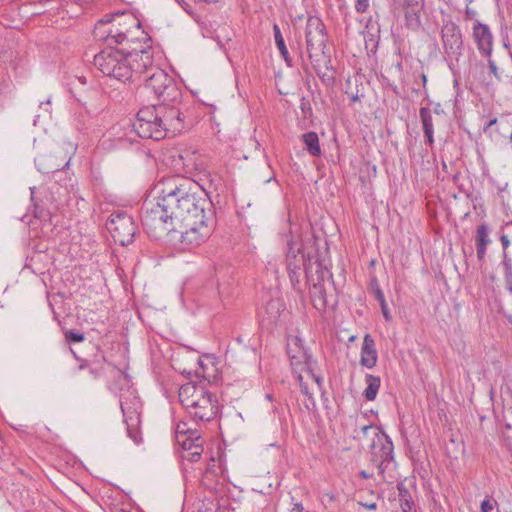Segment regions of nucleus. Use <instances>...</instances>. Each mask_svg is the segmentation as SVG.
<instances>
[{
	"mask_svg": "<svg viewBox=\"0 0 512 512\" xmlns=\"http://www.w3.org/2000/svg\"><path fill=\"white\" fill-rule=\"evenodd\" d=\"M172 178L165 181L172 205L173 217L181 235V243L186 247H197L211 235L216 225L214 204L208 196L207 188L201 185L197 192L189 180Z\"/></svg>",
	"mask_w": 512,
	"mask_h": 512,
	"instance_id": "1",
	"label": "nucleus"
},
{
	"mask_svg": "<svg viewBox=\"0 0 512 512\" xmlns=\"http://www.w3.org/2000/svg\"><path fill=\"white\" fill-rule=\"evenodd\" d=\"M165 182L161 184V190L157 201H145L141 209L142 225L152 239L158 240L170 232H178V226L172 213V205Z\"/></svg>",
	"mask_w": 512,
	"mask_h": 512,
	"instance_id": "2",
	"label": "nucleus"
},
{
	"mask_svg": "<svg viewBox=\"0 0 512 512\" xmlns=\"http://www.w3.org/2000/svg\"><path fill=\"white\" fill-rule=\"evenodd\" d=\"M179 401L195 422H209L218 413V400L215 394L203 386L186 383L179 388Z\"/></svg>",
	"mask_w": 512,
	"mask_h": 512,
	"instance_id": "3",
	"label": "nucleus"
},
{
	"mask_svg": "<svg viewBox=\"0 0 512 512\" xmlns=\"http://www.w3.org/2000/svg\"><path fill=\"white\" fill-rule=\"evenodd\" d=\"M306 51L310 62L318 76H321L322 69H329L331 66V55L326 50L328 35L322 20L316 16H310L306 23Z\"/></svg>",
	"mask_w": 512,
	"mask_h": 512,
	"instance_id": "4",
	"label": "nucleus"
},
{
	"mask_svg": "<svg viewBox=\"0 0 512 512\" xmlns=\"http://www.w3.org/2000/svg\"><path fill=\"white\" fill-rule=\"evenodd\" d=\"M94 65L103 75L126 82L132 78V68L126 57V48L118 49L113 45L101 50L94 56Z\"/></svg>",
	"mask_w": 512,
	"mask_h": 512,
	"instance_id": "5",
	"label": "nucleus"
},
{
	"mask_svg": "<svg viewBox=\"0 0 512 512\" xmlns=\"http://www.w3.org/2000/svg\"><path fill=\"white\" fill-rule=\"evenodd\" d=\"M155 108L168 136H175L191 124L189 109L181 98L175 102L162 101Z\"/></svg>",
	"mask_w": 512,
	"mask_h": 512,
	"instance_id": "6",
	"label": "nucleus"
},
{
	"mask_svg": "<svg viewBox=\"0 0 512 512\" xmlns=\"http://www.w3.org/2000/svg\"><path fill=\"white\" fill-rule=\"evenodd\" d=\"M143 82L144 91L161 101L175 102L182 98V92L175 80L163 69L153 68L149 75L143 77Z\"/></svg>",
	"mask_w": 512,
	"mask_h": 512,
	"instance_id": "7",
	"label": "nucleus"
},
{
	"mask_svg": "<svg viewBox=\"0 0 512 512\" xmlns=\"http://www.w3.org/2000/svg\"><path fill=\"white\" fill-rule=\"evenodd\" d=\"M311 240L307 244H299L294 240L293 236L287 240L286 243V270L291 282L293 289L297 292H301L300 276L302 271L305 272L306 258H307V247H309Z\"/></svg>",
	"mask_w": 512,
	"mask_h": 512,
	"instance_id": "8",
	"label": "nucleus"
},
{
	"mask_svg": "<svg viewBox=\"0 0 512 512\" xmlns=\"http://www.w3.org/2000/svg\"><path fill=\"white\" fill-rule=\"evenodd\" d=\"M133 129L139 137L145 139L159 141L168 137L155 105L145 106L138 111Z\"/></svg>",
	"mask_w": 512,
	"mask_h": 512,
	"instance_id": "9",
	"label": "nucleus"
},
{
	"mask_svg": "<svg viewBox=\"0 0 512 512\" xmlns=\"http://www.w3.org/2000/svg\"><path fill=\"white\" fill-rule=\"evenodd\" d=\"M105 225L116 243L127 246L133 242L137 226L126 212L111 214Z\"/></svg>",
	"mask_w": 512,
	"mask_h": 512,
	"instance_id": "10",
	"label": "nucleus"
},
{
	"mask_svg": "<svg viewBox=\"0 0 512 512\" xmlns=\"http://www.w3.org/2000/svg\"><path fill=\"white\" fill-rule=\"evenodd\" d=\"M394 445L392 440L385 433L377 440L372 439L370 444L371 462L377 467L378 474L385 479L384 473L394 461Z\"/></svg>",
	"mask_w": 512,
	"mask_h": 512,
	"instance_id": "11",
	"label": "nucleus"
},
{
	"mask_svg": "<svg viewBox=\"0 0 512 512\" xmlns=\"http://www.w3.org/2000/svg\"><path fill=\"white\" fill-rule=\"evenodd\" d=\"M304 273L307 284L332 280V273L325 265L324 260L320 259L315 239H312L309 247H307V258Z\"/></svg>",
	"mask_w": 512,
	"mask_h": 512,
	"instance_id": "12",
	"label": "nucleus"
},
{
	"mask_svg": "<svg viewBox=\"0 0 512 512\" xmlns=\"http://www.w3.org/2000/svg\"><path fill=\"white\" fill-rule=\"evenodd\" d=\"M141 406V402L137 397H134L130 401L120 400V407L126 424L127 434L137 444L142 440L139 428L141 423Z\"/></svg>",
	"mask_w": 512,
	"mask_h": 512,
	"instance_id": "13",
	"label": "nucleus"
},
{
	"mask_svg": "<svg viewBox=\"0 0 512 512\" xmlns=\"http://www.w3.org/2000/svg\"><path fill=\"white\" fill-rule=\"evenodd\" d=\"M126 57L129 58V64L132 68V76H141L145 73H151L153 68H156L153 66L154 58L150 45L141 47L140 49L126 48Z\"/></svg>",
	"mask_w": 512,
	"mask_h": 512,
	"instance_id": "14",
	"label": "nucleus"
},
{
	"mask_svg": "<svg viewBox=\"0 0 512 512\" xmlns=\"http://www.w3.org/2000/svg\"><path fill=\"white\" fill-rule=\"evenodd\" d=\"M441 35L445 53L449 56L460 55L463 41L459 27L454 22L447 21L442 26Z\"/></svg>",
	"mask_w": 512,
	"mask_h": 512,
	"instance_id": "15",
	"label": "nucleus"
},
{
	"mask_svg": "<svg viewBox=\"0 0 512 512\" xmlns=\"http://www.w3.org/2000/svg\"><path fill=\"white\" fill-rule=\"evenodd\" d=\"M395 4L405 11L406 25L417 29L421 25L420 13L424 8V0H394Z\"/></svg>",
	"mask_w": 512,
	"mask_h": 512,
	"instance_id": "16",
	"label": "nucleus"
},
{
	"mask_svg": "<svg viewBox=\"0 0 512 512\" xmlns=\"http://www.w3.org/2000/svg\"><path fill=\"white\" fill-rule=\"evenodd\" d=\"M113 16L114 15H106L97 22V24L95 25V29L93 31L94 38L98 41H104L105 43H107V45L123 44L125 41H128V37L125 32L116 30L113 33V31L110 30L106 37L100 36V29H103L106 24L110 23L112 21Z\"/></svg>",
	"mask_w": 512,
	"mask_h": 512,
	"instance_id": "17",
	"label": "nucleus"
},
{
	"mask_svg": "<svg viewBox=\"0 0 512 512\" xmlns=\"http://www.w3.org/2000/svg\"><path fill=\"white\" fill-rule=\"evenodd\" d=\"M377 358L378 356L375 349V341L369 334H366L364 336L361 348L360 363L362 366L367 368H373L377 363Z\"/></svg>",
	"mask_w": 512,
	"mask_h": 512,
	"instance_id": "18",
	"label": "nucleus"
},
{
	"mask_svg": "<svg viewBox=\"0 0 512 512\" xmlns=\"http://www.w3.org/2000/svg\"><path fill=\"white\" fill-rule=\"evenodd\" d=\"M473 36L480 51L484 53H489L491 51L492 35L488 26L478 23L473 28Z\"/></svg>",
	"mask_w": 512,
	"mask_h": 512,
	"instance_id": "19",
	"label": "nucleus"
},
{
	"mask_svg": "<svg viewBox=\"0 0 512 512\" xmlns=\"http://www.w3.org/2000/svg\"><path fill=\"white\" fill-rule=\"evenodd\" d=\"M325 282L326 281H321L308 284L310 287V296L313 306L319 311H324L328 304L326 298Z\"/></svg>",
	"mask_w": 512,
	"mask_h": 512,
	"instance_id": "20",
	"label": "nucleus"
},
{
	"mask_svg": "<svg viewBox=\"0 0 512 512\" xmlns=\"http://www.w3.org/2000/svg\"><path fill=\"white\" fill-rule=\"evenodd\" d=\"M283 310L284 304L279 298L269 300L264 309L263 321H267L268 324H275Z\"/></svg>",
	"mask_w": 512,
	"mask_h": 512,
	"instance_id": "21",
	"label": "nucleus"
},
{
	"mask_svg": "<svg viewBox=\"0 0 512 512\" xmlns=\"http://www.w3.org/2000/svg\"><path fill=\"white\" fill-rule=\"evenodd\" d=\"M476 248H477V258L482 260L486 254V249L488 244L491 242L489 238V228L486 223H482L477 228L476 233Z\"/></svg>",
	"mask_w": 512,
	"mask_h": 512,
	"instance_id": "22",
	"label": "nucleus"
},
{
	"mask_svg": "<svg viewBox=\"0 0 512 512\" xmlns=\"http://www.w3.org/2000/svg\"><path fill=\"white\" fill-rule=\"evenodd\" d=\"M53 160L54 159L52 158V156H46V155H43V156H40L39 158H37L35 160V163H36L38 171L43 174H50V173L58 172L61 169H63L64 167H66L69 163V162H66L64 164L63 163H54Z\"/></svg>",
	"mask_w": 512,
	"mask_h": 512,
	"instance_id": "23",
	"label": "nucleus"
},
{
	"mask_svg": "<svg viewBox=\"0 0 512 512\" xmlns=\"http://www.w3.org/2000/svg\"><path fill=\"white\" fill-rule=\"evenodd\" d=\"M302 142L305 145V149L311 156H321V148L319 144V137L316 132L309 131L302 135Z\"/></svg>",
	"mask_w": 512,
	"mask_h": 512,
	"instance_id": "24",
	"label": "nucleus"
},
{
	"mask_svg": "<svg viewBox=\"0 0 512 512\" xmlns=\"http://www.w3.org/2000/svg\"><path fill=\"white\" fill-rule=\"evenodd\" d=\"M370 289L372 290L376 300L379 302L382 314L386 321H391L392 316L390 314V311L388 309L383 291L381 290L377 279L374 277L370 282Z\"/></svg>",
	"mask_w": 512,
	"mask_h": 512,
	"instance_id": "25",
	"label": "nucleus"
},
{
	"mask_svg": "<svg viewBox=\"0 0 512 512\" xmlns=\"http://www.w3.org/2000/svg\"><path fill=\"white\" fill-rule=\"evenodd\" d=\"M365 383L367 387L363 392L364 398L367 401L375 400L381 384L380 377L374 376L372 374H366Z\"/></svg>",
	"mask_w": 512,
	"mask_h": 512,
	"instance_id": "26",
	"label": "nucleus"
},
{
	"mask_svg": "<svg viewBox=\"0 0 512 512\" xmlns=\"http://www.w3.org/2000/svg\"><path fill=\"white\" fill-rule=\"evenodd\" d=\"M179 445L185 452H199V454H202L204 451L201 437L197 432H191V436L181 440Z\"/></svg>",
	"mask_w": 512,
	"mask_h": 512,
	"instance_id": "27",
	"label": "nucleus"
},
{
	"mask_svg": "<svg viewBox=\"0 0 512 512\" xmlns=\"http://www.w3.org/2000/svg\"><path fill=\"white\" fill-rule=\"evenodd\" d=\"M354 433V439L359 441L368 438H371V440L375 438V440H377L380 435L384 434V432L379 427L372 424L363 425L359 430L355 429Z\"/></svg>",
	"mask_w": 512,
	"mask_h": 512,
	"instance_id": "28",
	"label": "nucleus"
},
{
	"mask_svg": "<svg viewBox=\"0 0 512 512\" xmlns=\"http://www.w3.org/2000/svg\"><path fill=\"white\" fill-rule=\"evenodd\" d=\"M273 33H274V39H275L276 46H277L281 56L283 57V59L287 63V65L291 67L292 59L289 55V52L286 47L281 30L277 24L273 25Z\"/></svg>",
	"mask_w": 512,
	"mask_h": 512,
	"instance_id": "29",
	"label": "nucleus"
},
{
	"mask_svg": "<svg viewBox=\"0 0 512 512\" xmlns=\"http://www.w3.org/2000/svg\"><path fill=\"white\" fill-rule=\"evenodd\" d=\"M397 489L399 491V502H400V507H401L402 511L403 512H412L414 502L412 500L410 492L407 490V488L402 483H399L397 485Z\"/></svg>",
	"mask_w": 512,
	"mask_h": 512,
	"instance_id": "30",
	"label": "nucleus"
},
{
	"mask_svg": "<svg viewBox=\"0 0 512 512\" xmlns=\"http://www.w3.org/2000/svg\"><path fill=\"white\" fill-rule=\"evenodd\" d=\"M419 116L421 118V122L423 125V130H432L433 129V119L430 108L421 107L419 110Z\"/></svg>",
	"mask_w": 512,
	"mask_h": 512,
	"instance_id": "31",
	"label": "nucleus"
},
{
	"mask_svg": "<svg viewBox=\"0 0 512 512\" xmlns=\"http://www.w3.org/2000/svg\"><path fill=\"white\" fill-rule=\"evenodd\" d=\"M191 432H197L189 427L184 422L178 423L176 426V440L178 444H181V440H185V438H189L191 436Z\"/></svg>",
	"mask_w": 512,
	"mask_h": 512,
	"instance_id": "32",
	"label": "nucleus"
},
{
	"mask_svg": "<svg viewBox=\"0 0 512 512\" xmlns=\"http://www.w3.org/2000/svg\"><path fill=\"white\" fill-rule=\"evenodd\" d=\"M503 266L505 270V277H506V289L510 292H512V272H511V264L510 259L507 257L506 252H504V260H503Z\"/></svg>",
	"mask_w": 512,
	"mask_h": 512,
	"instance_id": "33",
	"label": "nucleus"
},
{
	"mask_svg": "<svg viewBox=\"0 0 512 512\" xmlns=\"http://www.w3.org/2000/svg\"><path fill=\"white\" fill-rule=\"evenodd\" d=\"M34 216L42 222H52L51 212L38 205H35Z\"/></svg>",
	"mask_w": 512,
	"mask_h": 512,
	"instance_id": "34",
	"label": "nucleus"
},
{
	"mask_svg": "<svg viewBox=\"0 0 512 512\" xmlns=\"http://www.w3.org/2000/svg\"><path fill=\"white\" fill-rule=\"evenodd\" d=\"M65 339L68 343H79L85 340V335L77 330H69L65 333Z\"/></svg>",
	"mask_w": 512,
	"mask_h": 512,
	"instance_id": "35",
	"label": "nucleus"
},
{
	"mask_svg": "<svg viewBox=\"0 0 512 512\" xmlns=\"http://www.w3.org/2000/svg\"><path fill=\"white\" fill-rule=\"evenodd\" d=\"M300 109L304 115L305 118L309 117L312 115V107H311V104L310 102L306 99V98H302L301 99V103H300Z\"/></svg>",
	"mask_w": 512,
	"mask_h": 512,
	"instance_id": "36",
	"label": "nucleus"
},
{
	"mask_svg": "<svg viewBox=\"0 0 512 512\" xmlns=\"http://www.w3.org/2000/svg\"><path fill=\"white\" fill-rule=\"evenodd\" d=\"M494 182H495L496 188L498 190V195L501 198V202H502L503 206H506L504 193L507 190L508 182H504V183H500V182H496V181H494ZM507 206H509L508 203H507Z\"/></svg>",
	"mask_w": 512,
	"mask_h": 512,
	"instance_id": "37",
	"label": "nucleus"
},
{
	"mask_svg": "<svg viewBox=\"0 0 512 512\" xmlns=\"http://www.w3.org/2000/svg\"><path fill=\"white\" fill-rule=\"evenodd\" d=\"M299 386L301 392L308 397V399L312 402L313 406L315 405L314 399L312 397V394L310 393L307 384L303 382V377L301 375L298 376Z\"/></svg>",
	"mask_w": 512,
	"mask_h": 512,
	"instance_id": "38",
	"label": "nucleus"
},
{
	"mask_svg": "<svg viewBox=\"0 0 512 512\" xmlns=\"http://www.w3.org/2000/svg\"><path fill=\"white\" fill-rule=\"evenodd\" d=\"M291 358L298 359L299 362L303 360L305 365H307V366H309V364L312 360V356L305 349H302L299 356L292 355Z\"/></svg>",
	"mask_w": 512,
	"mask_h": 512,
	"instance_id": "39",
	"label": "nucleus"
},
{
	"mask_svg": "<svg viewBox=\"0 0 512 512\" xmlns=\"http://www.w3.org/2000/svg\"><path fill=\"white\" fill-rule=\"evenodd\" d=\"M89 374L93 379H98L102 376L104 368L103 366H91L89 367Z\"/></svg>",
	"mask_w": 512,
	"mask_h": 512,
	"instance_id": "40",
	"label": "nucleus"
},
{
	"mask_svg": "<svg viewBox=\"0 0 512 512\" xmlns=\"http://www.w3.org/2000/svg\"><path fill=\"white\" fill-rule=\"evenodd\" d=\"M202 454L199 452H185L182 455L183 460H187L189 462H198L201 458Z\"/></svg>",
	"mask_w": 512,
	"mask_h": 512,
	"instance_id": "41",
	"label": "nucleus"
},
{
	"mask_svg": "<svg viewBox=\"0 0 512 512\" xmlns=\"http://www.w3.org/2000/svg\"><path fill=\"white\" fill-rule=\"evenodd\" d=\"M369 7V0H356L355 10L358 13H365Z\"/></svg>",
	"mask_w": 512,
	"mask_h": 512,
	"instance_id": "42",
	"label": "nucleus"
},
{
	"mask_svg": "<svg viewBox=\"0 0 512 512\" xmlns=\"http://www.w3.org/2000/svg\"><path fill=\"white\" fill-rule=\"evenodd\" d=\"M423 132H424V136H425V143L428 144L429 146H432L434 143V137H433L434 129L423 130Z\"/></svg>",
	"mask_w": 512,
	"mask_h": 512,
	"instance_id": "43",
	"label": "nucleus"
},
{
	"mask_svg": "<svg viewBox=\"0 0 512 512\" xmlns=\"http://www.w3.org/2000/svg\"><path fill=\"white\" fill-rule=\"evenodd\" d=\"M86 120H88V116L85 114H80L78 118V124L76 125L78 130L86 129Z\"/></svg>",
	"mask_w": 512,
	"mask_h": 512,
	"instance_id": "44",
	"label": "nucleus"
},
{
	"mask_svg": "<svg viewBox=\"0 0 512 512\" xmlns=\"http://www.w3.org/2000/svg\"><path fill=\"white\" fill-rule=\"evenodd\" d=\"M493 509V504L490 500L486 499L481 503V512H490Z\"/></svg>",
	"mask_w": 512,
	"mask_h": 512,
	"instance_id": "45",
	"label": "nucleus"
},
{
	"mask_svg": "<svg viewBox=\"0 0 512 512\" xmlns=\"http://www.w3.org/2000/svg\"><path fill=\"white\" fill-rule=\"evenodd\" d=\"M40 109H43L47 114L51 113V102L50 99L46 101H41L39 105Z\"/></svg>",
	"mask_w": 512,
	"mask_h": 512,
	"instance_id": "46",
	"label": "nucleus"
},
{
	"mask_svg": "<svg viewBox=\"0 0 512 512\" xmlns=\"http://www.w3.org/2000/svg\"><path fill=\"white\" fill-rule=\"evenodd\" d=\"M358 504L366 509H369V510H376L377 509V504L375 502H363V501H358Z\"/></svg>",
	"mask_w": 512,
	"mask_h": 512,
	"instance_id": "47",
	"label": "nucleus"
},
{
	"mask_svg": "<svg viewBox=\"0 0 512 512\" xmlns=\"http://www.w3.org/2000/svg\"><path fill=\"white\" fill-rule=\"evenodd\" d=\"M327 69H322L321 76H319L324 82H330L333 80V77L331 75H328L325 71Z\"/></svg>",
	"mask_w": 512,
	"mask_h": 512,
	"instance_id": "48",
	"label": "nucleus"
},
{
	"mask_svg": "<svg viewBox=\"0 0 512 512\" xmlns=\"http://www.w3.org/2000/svg\"><path fill=\"white\" fill-rule=\"evenodd\" d=\"M501 243H502V246L504 248V251L508 248L509 244H510V241H509V238L507 235H502L501 236Z\"/></svg>",
	"mask_w": 512,
	"mask_h": 512,
	"instance_id": "49",
	"label": "nucleus"
},
{
	"mask_svg": "<svg viewBox=\"0 0 512 512\" xmlns=\"http://www.w3.org/2000/svg\"><path fill=\"white\" fill-rule=\"evenodd\" d=\"M310 373H311V376L314 379V381L317 383V385L319 387H321V385H322V378L319 375H316V374L312 373L311 371H310Z\"/></svg>",
	"mask_w": 512,
	"mask_h": 512,
	"instance_id": "50",
	"label": "nucleus"
},
{
	"mask_svg": "<svg viewBox=\"0 0 512 512\" xmlns=\"http://www.w3.org/2000/svg\"><path fill=\"white\" fill-rule=\"evenodd\" d=\"M303 510H304V507L301 503L294 504L293 511L303 512Z\"/></svg>",
	"mask_w": 512,
	"mask_h": 512,
	"instance_id": "51",
	"label": "nucleus"
},
{
	"mask_svg": "<svg viewBox=\"0 0 512 512\" xmlns=\"http://www.w3.org/2000/svg\"><path fill=\"white\" fill-rule=\"evenodd\" d=\"M359 476L363 479H369L371 478L372 475L366 472L365 470H362L359 472Z\"/></svg>",
	"mask_w": 512,
	"mask_h": 512,
	"instance_id": "52",
	"label": "nucleus"
},
{
	"mask_svg": "<svg viewBox=\"0 0 512 512\" xmlns=\"http://www.w3.org/2000/svg\"><path fill=\"white\" fill-rule=\"evenodd\" d=\"M92 365L89 364L87 361H83L80 365H79V369L80 370H84V369H88L89 370V367H91Z\"/></svg>",
	"mask_w": 512,
	"mask_h": 512,
	"instance_id": "53",
	"label": "nucleus"
},
{
	"mask_svg": "<svg viewBox=\"0 0 512 512\" xmlns=\"http://www.w3.org/2000/svg\"><path fill=\"white\" fill-rule=\"evenodd\" d=\"M489 67H490L491 71L494 73V75L498 78L496 65L493 62H490Z\"/></svg>",
	"mask_w": 512,
	"mask_h": 512,
	"instance_id": "54",
	"label": "nucleus"
},
{
	"mask_svg": "<svg viewBox=\"0 0 512 512\" xmlns=\"http://www.w3.org/2000/svg\"><path fill=\"white\" fill-rule=\"evenodd\" d=\"M503 435H504L505 446L507 447L508 450H510L511 449V443H510L509 439L505 437V433L504 432H503Z\"/></svg>",
	"mask_w": 512,
	"mask_h": 512,
	"instance_id": "55",
	"label": "nucleus"
},
{
	"mask_svg": "<svg viewBox=\"0 0 512 512\" xmlns=\"http://www.w3.org/2000/svg\"><path fill=\"white\" fill-rule=\"evenodd\" d=\"M421 80H422L423 87L425 88L426 83H427V76L424 73L421 74Z\"/></svg>",
	"mask_w": 512,
	"mask_h": 512,
	"instance_id": "56",
	"label": "nucleus"
},
{
	"mask_svg": "<svg viewBox=\"0 0 512 512\" xmlns=\"http://www.w3.org/2000/svg\"><path fill=\"white\" fill-rule=\"evenodd\" d=\"M395 67H396V69H397V70L401 71V70H402V68H403L402 62H401V61H398V62L396 63V65H395Z\"/></svg>",
	"mask_w": 512,
	"mask_h": 512,
	"instance_id": "57",
	"label": "nucleus"
},
{
	"mask_svg": "<svg viewBox=\"0 0 512 512\" xmlns=\"http://www.w3.org/2000/svg\"><path fill=\"white\" fill-rule=\"evenodd\" d=\"M496 122H497V119H496V118H494V119L490 120V121L488 122V124H487V127H491L492 125L496 124Z\"/></svg>",
	"mask_w": 512,
	"mask_h": 512,
	"instance_id": "58",
	"label": "nucleus"
},
{
	"mask_svg": "<svg viewBox=\"0 0 512 512\" xmlns=\"http://www.w3.org/2000/svg\"><path fill=\"white\" fill-rule=\"evenodd\" d=\"M202 1L205 2V3L211 4V3H217L220 0H202Z\"/></svg>",
	"mask_w": 512,
	"mask_h": 512,
	"instance_id": "59",
	"label": "nucleus"
},
{
	"mask_svg": "<svg viewBox=\"0 0 512 512\" xmlns=\"http://www.w3.org/2000/svg\"><path fill=\"white\" fill-rule=\"evenodd\" d=\"M108 33H109V31H108V32H106V31H104V30L100 29V36H102V37H106Z\"/></svg>",
	"mask_w": 512,
	"mask_h": 512,
	"instance_id": "60",
	"label": "nucleus"
},
{
	"mask_svg": "<svg viewBox=\"0 0 512 512\" xmlns=\"http://www.w3.org/2000/svg\"><path fill=\"white\" fill-rule=\"evenodd\" d=\"M176 2H178L182 7L184 4H186V2L184 0H175Z\"/></svg>",
	"mask_w": 512,
	"mask_h": 512,
	"instance_id": "61",
	"label": "nucleus"
},
{
	"mask_svg": "<svg viewBox=\"0 0 512 512\" xmlns=\"http://www.w3.org/2000/svg\"><path fill=\"white\" fill-rule=\"evenodd\" d=\"M133 21L135 22L136 27H137V28H140V26H141L140 22H139V21H136V20H134V19H133Z\"/></svg>",
	"mask_w": 512,
	"mask_h": 512,
	"instance_id": "62",
	"label": "nucleus"
},
{
	"mask_svg": "<svg viewBox=\"0 0 512 512\" xmlns=\"http://www.w3.org/2000/svg\"><path fill=\"white\" fill-rule=\"evenodd\" d=\"M145 39H146V41H147V42H150V41H151V38H149V37H147V36L145 37Z\"/></svg>",
	"mask_w": 512,
	"mask_h": 512,
	"instance_id": "63",
	"label": "nucleus"
},
{
	"mask_svg": "<svg viewBox=\"0 0 512 512\" xmlns=\"http://www.w3.org/2000/svg\"><path fill=\"white\" fill-rule=\"evenodd\" d=\"M506 429H507V430H509V429H510V425H509V424H507V425H506Z\"/></svg>",
	"mask_w": 512,
	"mask_h": 512,
	"instance_id": "64",
	"label": "nucleus"
}]
</instances>
